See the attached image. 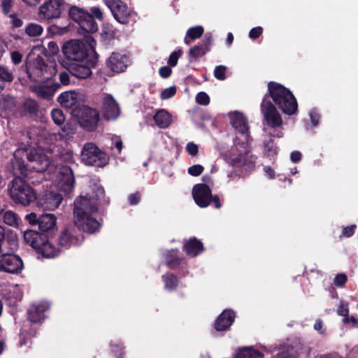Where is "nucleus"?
<instances>
[{"label": "nucleus", "instance_id": "f257e3e1", "mask_svg": "<svg viewBox=\"0 0 358 358\" xmlns=\"http://www.w3.org/2000/svg\"><path fill=\"white\" fill-rule=\"evenodd\" d=\"M25 220L32 227H38L39 231L35 229H27L24 232V239L34 251L43 258H54L60 253V250L55 246L51 240L57 231V217L52 213L38 214L30 213Z\"/></svg>", "mask_w": 358, "mask_h": 358}, {"label": "nucleus", "instance_id": "f03ea898", "mask_svg": "<svg viewBox=\"0 0 358 358\" xmlns=\"http://www.w3.org/2000/svg\"><path fill=\"white\" fill-rule=\"evenodd\" d=\"M98 210L96 204L92 203L87 196H80L74 201V223L80 231L93 234L101 226L97 220L92 215Z\"/></svg>", "mask_w": 358, "mask_h": 358}, {"label": "nucleus", "instance_id": "7ed1b4c3", "mask_svg": "<svg viewBox=\"0 0 358 358\" xmlns=\"http://www.w3.org/2000/svg\"><path fill=\"white\" fill-rule=\"evenodd\" d=\"M263 98L266 100L272 99L273 101L281 111L287 115H292L298 110L296 99L292 92L282 85L271 81L268 83V92Z\"/></svg>", "mask_w": 358, "mask_h": 358}, {"label": "nucleus", "instance_id": "20e7f679", "mask_svg": "<svg viewBox=\"0 0 358 358\" xmlns=\"http://www.w3.org/2000/svg\"><path fill=\"white\" fill-rule=\"evenodd\" d=\"M57 72L56 63L47 64L45 59L39 55L26 62V73L28 78L32 82H45L52 79Z\"/></svg>", "mask_w": 358, "mask_h": 358}, {"label": "nucleus", "instance_id": "39448f33", "mask_svg": "<svg viewBox=\"0 0 358 358\" xmlns=\"http://www.w3.org/2000/svg\"><path fill=\"white\" fill-rule=\"evenodd\" d=\"M11 183L10 196L15 203L27 206L37 200L36 191L23 179L15 178Z\"/></svg>", "mask_w": 358, "mask_h": 358}, {"label": "nucleus", "instance_id": "423d86ee", "mask_svg": "<svg viewBox=\"0 0 358 358\" xmlns=\"http://www.w3.org/2000/svg\"><path fill=\"white\" fill-rule=\"evenodd\" d=\"M82 162L88 166L103 167L109 162V157L94 143H87L81 152Z\"/></svg>", "mask_w": 358, "mask_h": 358}, {"label": "nucleus", "instance_id": "0eeeda50", "mask_svg": "<svg viewBox=\"0 0 358 358\" xmlns=\"http://www.w3.org/2000/svg\"><path fill=\"white\" fill-rule=\"evenodd\" d=\"M68 15L70 19L77 22L80 29L85 33H95L99 27L96 20L90 16L89 12L76 6L68 7Z\"/></svg>", "mask_w": 358, "mask_h": 358}, {"label": "nucleus", "instance_id": "6e6552de", "mask_svg": "<svg viewBox=\"0 0 358 358\" xmlns=\"http://www.w3.org/2000/svg\"><path fill=\"white\" fill-rule=\"evenodd\" d=\"M231 124L238 131L241 137L236 136L234 145L241 146L245 150L250 141V131L247 118L242 113L235 111L229 115Z\"/></svg>", "mask_w": 358, "mask_h": 358}, {"label": "nucleus", "instance_id": "1a4fd4ad", "mask_svg": "<svg viewBox=\"0 0 358 358\" xmlns=\"http://www.w3.org/2000/svg\"><path fill=\"white\" fill-rule=\"evenodd\" d=\"M69 6L66 0H47L39 7L38 15L40 18L50 22L61 17Z\"/></svg>", "mask_w": 358, "mask_h": 358}, {"label": "nucleus", "instance_id": "9d476101", "mask_svg": "<svg viewBox=\"0 0 358 358\" xmlns=\"http://www.w3.org/2000/svg\"><path fill=\"white\" fill-rule=\"evenodd\" d=\"M62 52L67 59L74 62H83L88 56L85 44L76 40L64 43L62 46Z\"/></svg>", "mask_w": 358, "mask_h": 358}, {"label": "nucleus", "instance_id": "9b49d317", "mask_svg": "<svg viewBox=\"0 0 358 358\" xmlns=\"http://www.w3.org/2000/svg\"><path fill=\"white\" fill-rule=\"evenodd\" d=\"M84 237L80 230L73 222L65 226L60 231L58 237L59 245L69 248L81 244Z\"/></svg>", "mask_w": 358, "mask_h": 358}, {"label": "nucleus", "instance_id": "f8f14e48", "mask_svg": "<svg viewBox=\"0 0 358 358\" xmlns=\"http://www.w3.org/2000/svg\"><path fill=\"white\" fill-rule=\"evenodd\" d=\"M100 120L99 112L87 106L80 109L78 122L82 128L87 131H94L97 129Z\"/></svg>", "mask_w": 358, "mask_h": 358}, {"label": "nucleus", "instance_id": "ddd939ff", "mask_svg": "<svg viewBox=\"0 0 358 358\" xmlns=\"http://www.w3.org/2000/svg\"><path fill=\"white\" fill-rule=\"evenodd\" d=\"M261 112L266 124L271 128H276L282 124V119L276 106L266 98H263L261 103Z\"/></svg>", "mask_w": 358, "mask_h": 358}, {"label": "nucleus", "instance_id": "4468645a", "mask_svg": "<svg viewBox=\"0 0 358 358\" xmlns=\"http://www.w3.org/2000/svg\"><path fill=\"white\" fill-rule=\"evenodd\" d=\"M57 189L64 194L71 192L73 188L75 178L71 168L69 166H62L56 178Z\"/></svg>", "mask_w": 358, "mask_h": 358}, {"label": "nucleus", "instance_id": "2eb2a0df", "mask_svg": "<svg viewBox=\"0 0 358 358\" xmlns=\"http://www.w3.org/2000/svg\"><path fill=\"white\" fill-rule=\"evenodd\" d=\"M24 267L20 257L12 253H5L0 256V271L18 274Z\"/></svg>", "mask_w": 358, "mask_h": 358}, {"label": "nucleus", "instance_id": "dca6fc26", "mask_svg": "<svg viewBox=\"0 0 358 358\" xmlns=\"http://www.w3.org/2000/svg\"><path fill=\"white\" fill-rule=\"evenodd\" d=\"M101 112L103 117L107 121L115 120L120 116V108L112 94H104L102 101Z\"/></svg>", "mask_w": 358, "mask_h": 358}, {"label": "nucleus", "instance_id": "f3484780", "mask_svg": "<svg viewBox=\"0 0 358 358\" xmlns=\"http://www.w3.org/2000/svg\"><path fill=\"white\" fill-rule=\"evenodd\" d=\"M105 2L118 22L127 24L129 22L130 13L127 3L122 0H105Z\"/></svg>", "mask_w": 358, "mask_h": 358}, {"label": "nucleus", "instance_id": "a211bd4d", "mask_svg": "<svg viewBox=\"0 0 358 358\" xmlns=\"http://www.w3.org/2000/svg\"><path fill=\"white\" fill-rule=\"evenodd\" d=\"M211 193V189L207 184L198 183L192 188L193 199L196 205L201 208H206L209 206L208 200Z\"/></svg>", "mask_w": 358, "mask_h": 358}, {"label": "nucleus", "instance_id": "6ab92c4d", "mask_svg": "<svg viewBox=\"0 0 358 358\" xmlns=\"http://www.w3.org/2000/svg\"><path fill=\"white\" fill-rule=\"evenodd\" d=\"M129 58L126 55L113 52L107 60V66L115 73L124 72L128 66Z\"/></svg>", "mask_w": 358, "mask_h": 358}, {"label": "nucleus", "instance_id": "aec40b11", "mask_svg": "<svg viewBox=\"0 0 358 358\" xmlns=\"http://www.w3.org/2000/svg\"><path fill=\"white\" fill-rule=\"evenodd\" d=\"M235 312L231 309H225L216 319L214 327L217 331H227L234 322Z\"/></svg>", "mask_w": 358, "mask_h": 358}, {"label": "nucleus", "instance_id": "412c9836", "mask_svg": "<svg viewBox=\"0 0 358 358\" xmlns=\"http://www.w3.org/2000/svg\"><path fill=\"white\" fill-rule=\"evenodd\" d=\"M38 203L45 209L53 210L58 208L62 201L60 194L53 192L45 193L41 198L37 199Z\"/></svg>", "mask_w": 358, "mask_h": 358}, {"label": "nucleus", "instance_id": "4be33fe9", "mask_svg": "<svg viewBox=\"0 0 358 358\" xmlns=\"http://www.w3.org/2000/svg\"><path fill=\"white\" fill-rule=\"evenodd\" d=\"M48 309L45 303L31 306L27 310L28 320L32 323H41L45 318V312Z\"/></svg>", "mask_w": 358, "mask_h": 358}, {"label": "nucleus", "instance_id": "5701e85b", "mask_svg": "<svg viewBox=\"0 0 358 358\" xmlns=\"http://www.w3.org/2000/svg\"><path fill=\"white\" fill-rule=\"evenodd\" d=\"M92 66H94L93 62L91 63V66L81 62H73L70 64L69 71L76 78L85 79L92 75Z\"/></svg>", "mask_w": 358, "mask_h": 358}, {"label": "nucleus", "instance_id": "b1692460", "mask_svg": "<svg viewBox=\"0 0 358 358\" xmlns=\"http://www.w3.org/2000/svg\"><path fill=\"white\" fill-rule=\"evenodd\" d=\"M183 250L187 255L195 257L204 250V248L201 241L196 237H192L185 243Z\"/></svg>", "mask_w": 358, "mask_h": 358}, {"label": "nucleus", "instance_id": "393cba45", "mask_svg": "<svg viewBox=\"0 0 358 358\" xmlns=\"http://www.w3.org/2000/svg\"><path fill=\"white\" fill-rule=\"evenodd\" d=\"M20 113L23 116L36 117L39 113V105L36 100L31 98L27 99L20 107Z\"/></svg>", "mask_w": 358, "mask_h": 358}, {"label": "nucleus", "instance_id": "a878e982", "mask_svg": "<svg viewBox=\"0 0 358 358\" xmlns=\"http://www.w3.org/2000/svg\"><path fill=\"white\" fill-rule=\"evenodd\" d=\"M164 259L165 264L171 269L177 268L184 260L183 257L180 255L178 249L168 251L165 255Z\"/></svg>", "mask_w": 358, "mask_h": 358}, {"label": "nucleus", "instance_id": "bb28decb", "mask_svg": "<svg viewBox=\"0 0 358 358\" xmlns=\"http://www.w3.org/2000/svg\"><path fill=\"white\" fill-rule=\"evenodd\" d=\"M78 94L73 91L64 92L58 96L57 101L66 108H73L77 103Z\"/></svg>", "mask_w": 358, "mask_h": 358}, {"label": "nucleus", "instance_id": "cd10ccee", "mask_svg": "<svg viewBox=\"0 0 358 358\" xmlns=\"http://www.w3.org/2000/svg\"><path fill=\"white\" fill-rule=\"evenodd\" d=\"M60 88V84L58 83H53L50 85H43L37 87L35 90L36 94L38 97L45 99H50L54 94Z\"/></svg>", "mask_w": 358, "mask_h": 358}, {"label": "nucleus", "instance_id": "c85d7f7f", "mask_svg": "<svg viewBox=\"0 0 358 358\" xmlns=\"http://www.w3.org/2000/svg\"><path fill=\"white\" fill-rule=\"evenodd\" d=\"M51 117L54 123L61 127V129L62 131L65 134V135L68 136L71 133V131H69V130L71 129L70 127L64 124L66 118L63 113V111L61 109H52L51 111Z\"/></svg>", "mask_w": 358, "mask_h": 358}, {"label": "nucleus", "instance_id": "c756f323", "mask_svg": "<svg viewBox=\"0 0 358 358\" xmlns=\"http://www.w3.org/2000/svg\"><path fill=\"white\" fill-rule=\"evenodd\" d=\"M153 120L157 127L165 129L169 127L171 123V116L165 110H158L153 117Z\"/></svg>", "mask_w": 358, "mask_h": 358}, {"label": "nucleus", "instance_id": "7c9ffc66", "mask_svg": "<svg viewBox=\"0 0 358 358\" xmlns=\"http://www.w3.org/2000/svg\"><path fill=\"white\" fill-rule=\"evenodd\" d=\"M16 106V100L10 96H1L0 99V111L5 114L12 112ZM2 115V113H1Z\"/></svg>", "mask_w": 358, "mask_h": 358}, {"label": "nucleus", "instance_id": "2f4dec72", "mask_svg": "<svg viewBox=\"0 0 358 358\" xmlns=\"http://www.w3.org/2000/svg\"><path fill=\"white\" fill-rule=\"evenodd\" d=\"M162 278L166 289L173 292L177 289L179 280L173 273H166L162 275Z\"/></svg>", "mask_w": 358, "mask_h": 358}, {"label": "nucleus", "instance_id": "473e14b6", "mask_svg": "<svg viewBox=\"0 0 358 358\" xmlns=\"http://www.w3.org/2000/svg\"><path fill=\"white\" fill-rule=\"evenodd\" d=\"M236 358H264V354L252 347H245L239 350Z\"/></svg>", "mask_w": 358, "mask_h": 358}, {"label": "nucleus", "instance_id": "72a5a7b5", "mask_svg": "<svg viewBox=\"0 0 358 358\" xmlns=\"http://www.w3.org/2000/svg\"><path fill=\"white\" fill-rule=\"evenodd\" d=\"M271 137H282V131L278 132L276 134H270ZM264 150L269 157H274L278 153V147L274 143L273 140L271 138L268 141L264 143Z\"/></svg>", "mask_w": 358, "mask_h": 358}, {"label": "nucleus", "instance_id": "f704fd0d", "mask_svg": "<svg viewBox=\"0 0 358 358\" xmlns=\"http://www.w3.org/2000/svg\"><path fill=\"white\" fill-rule=\"evenodd\" d=\"M204 32V29L202 26L197 25L195 27H190L187 33L186 36L184 38V42L185 44L189 45L190 41L189 38L192 40H195L196 38H199Z\"/></svg>", "mask_w": 358, "mask_h": 358}, {"label": "nucleus", "instance_id": "c9c22d12", "mask_svg": "<svg viewBox=\"0 0 358 358\" xmlns=\"http://www.w3.org/2000/svg\"><path fill=\"white\" fill-rule=\"evenodd\" d=\"M24 31L30 37H38L42 35L43 27L37 23L30 22L25 27Z\"/></svg>", "mask_w": 358, "mask_h": 358}, {"label": "nucleus", "instance_id": "e433bc0d", "mask_svg": "<svg viewBox=\"0 0 358 358\" xmlns=\"http://www.w3.org/2000/svg\"><path fill=\"white\" fill-rule=\"evenodd\" d=\"M240 147V150L238 148L239 151V155L238 156L231 157L229 158V163L232 166L240 167L242 166L245 164V159L243 156V154H246L248 152V146L246 147L245 150L243 148Z\"/></svg>", "mask_w": 358, "mask_h": 358}, {"label": "nucleus", "instance_id": "4c0bfd02", "mask_svg": "<svg viewBox=\"0 0 358 358\" xmlns=\"http://www.w3.org/2000/svg\"><path fill=\"white\" fill-rule=\"evenodd\" d=\"M20 217L18 215L11 210H7L3 215V222L7 225L17 227Z\"/></svg>", "mask_w": 358, "mask_h": 358}, {"label": "nucleus", "instance_id": "58836bf2", "mask_svg": "<svg viewBox=\"0 0 358 358\" xmlns=\"http://www.w3.org/2000/svg\"><path fill=\"white\" fill-rule=\"evenodd\" d=\"M208 52V49H205L202 45H194L189 50V57L192 59H197L205 55Z\"/></svg>", "mask_w": 358, "mask_h": 358}, {"label": "nucleus", "instance_id": "ea45409f", "mask_svg": "<svg viewBox=\"0 0 358 358\" xmlns=\"http://www.w3.org/2000/svg\"><path fill=\"white\" fill-rule=\"evenodd\" d=\"M0 79L3 81L4 83L6 82L11 83L14 79V76L8 69L0 66Z\"/></svg>", "mask_w": 358, "mask_h": 358}, {"label": "nucleus", "instance_id": "a19ab883", "mask_svg": "<svg viewBox=\"0 0 358 358\" xmlns=\"http://www.w3.org/2000/svg\"><path fill=\"white\" fill-rule=\"evenodd\" d=\"M356 229V224H351L350 226L343 227L342 228L341 234L339 236V238L341 239H342L343 238H350L354 235Z\"/></svg>", "mask_w": 358, "mask_h": 358}, {"label": "nucleus", "instance_id": "79ce46f5", "mask_svg": "<svg viewBox=\"0 0 358 358\" xmlns=\"http://www.w3.org/2000/svg\"><path fill=\"white\" fill-rule=\"evenodd\" d=\"M182 54V50L181 49H178L177 50L173 51L170 55L169 59H168V64L170 66H176L178 64V60L180 58V57Z\"/></svg>", "mask_w": 358, "mask_h": 358}, {"label": "nucleus", "instance_id": "37998d69", "mask_svg": "<svg viewBox=\"0 0 358 358\" xmlns=\"http://www.w3.org/2000/svg\"><path fill=\"white\" fill-rule=\"evenodd\" d=\"M176 87L171 86L165 90H164L160 94V98L163 100L169 99L173 96H174L176 94Z\"/></svg>", "mask_w": 358, "mask_h": 358}, {"label": "nucleus", "instance_id": "c03bdc74", "mask_svg": "<svg viewBox=\"0 0 358 358\" xmlns=\"http://www.w3.org/2000/svg\"><path fill=\"white\" fill-rule=\"evenodd\" d=\"M226 70L225 66L219 65L217 66L214 69V76L220 80H224L226 79Z\"/></svg>", "mask_w": 358, "mask_h": 358}, {"label": "nucleus", "instance_id": "a18cd8bd", "mask_svg": "<svg viewBox=\"0 0 358 358\" xmlns=\"http://www.w3.org/2000/svg\"><path fill=\"white\" fill-rule=\"evenodd\" d=\"M348 281V277L345 273H341L337 274L334 279V284L338 287H343Z\"/></svg>", "mask_w": 358, "mask_h": 358}, {"label": "nucleus", "instance_id": "49530a36", "mask_svg": "<svg viewBox=\"0 0 358 358\" xmlns=\"http://www.w3.org/2000/svg\"><path fill=\"white\" fill-rule=\"evenodd\" d=\"M196 101L200 105L207 106L210 103V97L207 93L200 92L196 96Z\"/></svg>", "mask_w": 358, "mask_h": 358}, {"label": "nucleus", "instance_id": "de8ad7c7", "mask_svg": "<svg viewBox=\"0 0 358 358\" xmlns=\"http://www.w3.org/2000/svg\"><path fill=\"white\" fill-rule=\"evenodd\" d=\"M204 170V168L201 164H195L191 166L188 168L187 172L189 175L192 176H200Z\"/></svg>", "mask_w": 358, "mask_h": 358}, {"label": "nucleus", "instance_id": "09e8293b", "mask_svg": "<svg viewBox=\"0 0 358 358\" xmlns=\"http://www.w3.org/2000/svg\"><path fill=\"white\" fill-rule=\"evenodd\" d=\"M90 16L92 17L93 20H95V18L97 20L102 21L103 19L102 11L101 10L99 7H92L90 8V13H89Z\"/></svg>", "mask_w": 358, "mask_h": 358}, {"label": "nucleus", "instance_id": "8fccbe9b", "mask_svg": "<svg viewBox=\"0 0 358 358\" xmlns=\"http://www.w3.org/2000/svg\"><path fill=\"white\" fill-rule=\"evenodd\" d=\"M262 33L263 28L262 27H256L250 29L249 37L252 40H256L262 36Z\"/></svg>", "mask_w": 358, "mask_h": 358}, {"label": "nucleus", "instance_id": "3c124183", "mask_svg": "<svg viewBox=\"0 0 358 358\" xmlns=\"http://www.w3.org/2000/svg\"><path fill=\"white\" fill-rule=\"evenodd\" d=\"M96 200L99 203L105 202L108 203V200H105V190L102 187H98L95 191Z\"/></svg>", "mask_w": 358, "mask_h": 358}, {"label": "nucleus", "instance_id": "603ef678", "mask_svg": "<svg viewBox=\"0 0 358 358\" xmlns=\"http://www.w3.org/2000/svg\"><path fill=\"white\" fill-rule=\"evenodd\" d=\"M186 151L191 156H196L199 152V148L196 144L189 142L186 145Z\"/></svg>", "mask_w": 358, "mask_h": 358}, {"label": "nucleus", "instance_id": "864d4df0", "mask_svg": "<svg viewBox=\"0 0 358 358\" xmlns=\"http://www.w3.org/2000/svg\"><path fill=\"white\" fill-rule=\"evenodd\" d=\"M13 6V0H2L1 8L4 15H7L10 12Z\"/></svg>", "mask_w": 358, "mask_h": 358}, {"label": "nucleus", "instance_id": "5fc2aeb1", "mask_svg": "<svg viewBox=\"0 0 358 358\" xmlns=\"http://www.w3.org/2000/svg\"><path fill=\"white\" fill-rule=\"evenodd\" d=\"M141 195L140 192H137L134 194H130L128 196V202L129 205L134 206L139 203L141 200Z\"/></svg>", "mask_w": 358, "mask_h": 358}, {"label": "nucleus", "instance_id": "6e6d98bb", "mask_svg": "<svg viewBox=\"0 0 358 358\" xmlns=\"http://www.w3.org/2000/svg\"><path fill=\"white\" fill-rule=\"evenodd\" d=\"M208 201L209 202V205H213L217 209H220L222 207V203L218 195H213L211 194Z\"/></svg>", "mask_w": 358, "mask_h": 358}, {"label": "nucleus", "instance_id": "4d7b16f0", "mask_svg": "<svg viewBox=\"0 0 358 358\" xmlns=\"http://www.w3.org/2000/svg\"><path fill=\"white\" fill-rule=\"evenodd\" d=\"M172 70L169 66H164L159 68V74L163 78H168L171 76Z\"/></svg>", "mask_w": 358, "mask_h": 358}, {"label": "nucleus", "instance_id": "13d9d810", "mask_svg": "<svg viewBox=\"0 0 358 358\" xmlns=\"http://www.w3.org/2000/svg\"><path fill=\"white\" fill-rule=\"evenodd\" d=\"M213 44V37L210 33H207L205 34L204 39L203 41L202 46L204 47L205 49H208V52L210 50V46Z\"/></svg>", "mask_w": 358, "mask_h": 358}, {"label": "nucleus", "instance_id": "bf43d9fd", "mask_svg": "<svg viewBox=\"0 0 358 358\" xmlns=\"http://www.w3.org/2000/svg\"><path fill=\"white\" fill-rule=\"evenodd\" d=\"M59 47L56 42L50 41L48 44V52L49 55H55L59 52Z\"/></svg>", "mask_w": 358, "mask_h": 358}, {"label": "nucleus", "instance_id": "052dcab7", "mask_svg": "<svg viewBox=\"0 0 358 358\" xmlns=\"http://www.w3.org/2000/svg\"><path fill=\"white\" fill-rule=\"evenodd\" d=\"M13 63L17 65L22 62V55L19 51H13L10 54Z\"/></svg>", "mask_w": 358, "mask_h": 358}, {"label": "nucleus", "instance_id": "680f3d73", "mask_svg": "<svg viewBox=\"0 0 358 358\" xmlns=\"http://www.w3.org/2000/svg\"><path fill=\"white\" fill-rule=\"evenodd\" d=\"M9 17L12 19V24L13 27L19 28L22 26L23 21L20 18L17 17L16 14H11Z\"/></svg>", "mask_w": 358, "mask_h": 358}, {"label": "nucleus", "instance_id": "e2e57ef3", "mask_svg": "<svg viewBox=\"0 0 358 358\" xmlns=\"http://www.w3.org/2000/svg\"><path fill=\"white\" fill-rule=\"evenodd\" d=\"M59 80H60V85H67L69 84L70 82V78L69 75L66 71H62L59 73Z\"/></svg>", "mask_w": 358, "mask_h": 358}, {"label": "nucleus", "instance_id": "0e129e2a", "mask_svg": "<svg viewBox=\"0 0 358 358\" xmlns=\"http://www.w3.org/2000/svg\"><path fill=\"white\" fill-rule=\"evenodd\" d=\"M337 313L339 315L345 317L349 314V309L348 304L341 303L338 308Z\"/></svg>", "mask_w": 358, "mask_h": 358}, {"label": "nucleus", "instance_id": "69168bd1", "mask_svg": "<svg viewBox=\"0 0 358 358\" xmlns=\"http://www.w3.org/2000/svg\"><path fill=\"white\" fill-rule=\"evenodd\" d=\"M310 117L312 124L314 126H317L318 124L319 120L320 119V114L315 110H312L310 113Z\"/></svg>", "mask_w": 358, "mask_h": 358}, {"label": "nucleus", "instance_id": "338daca9", "mask_svg": "<svg viewBox=\"0 0 358 358\" xmlns=\"http://www.w3.org/2000/svg\"><path fill=\"white\" fill-rule=\"evenodd\" d=\"M315 330L319 331L320 334H324L325 332V329L323 327V322L320 319L316 320L314 324Z\"/></svg>", "mask_w": 358, "mask_h": 358}, {"label": "nucleus", "instance_id": "774afa93", "mask_svg": "<svg viewBox=\"0 0 358 358\" xmlns=\"http://www.w3.org/2000/svg\"><path fill=\"white\" fill-rule=\"evenodd\" d=\"M343 322L344 324L352 323L354 326H357L358 324V319L354 316L350 317L349 315H348L347 317H343Z\"/></svg>", "mask_w": 358, "mask_h": 358}]
</instances>
